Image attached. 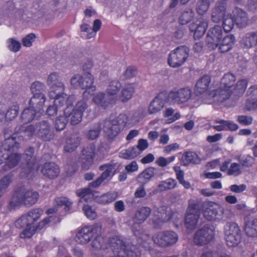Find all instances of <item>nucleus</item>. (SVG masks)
Instances as JSON below:
<instances>
[{
	"instance_id": "obj_33",
	"label": "nucleus",
	"mask_w": 257,
	"mask_h": 257,
	"mask_svg": "<svg viewBox=\"0 0 257 257\" xmlns=\"http://www.w3.org/2000/svg\"><path fill=\"white\" fill-rule=\"evenodd\" d=\"M121 88V84L118 80H112L109 83L106 93L116 102L118 100L117 93Z\"/></svg>"
},
{
	"instance_id": "obj_13",
	"label": "nucleus",
	"mask_w": 257,
	"mask_h": 257,
	"mask_svg": "<svg viewBox=\"0 0 257 257\" xmlns=\"http://www.w3.org/2000/svg\"><path fill=\"white\" fill-rule=\"evenodd\" d=\"M37 137L44 142H50L54 138V134L52 125L47 120H41L36 124Z\"/></svg>"
},
{
	"instance_id": "obj_59",
	"label": "nucleus",
	"mask_w": 257,
	"mask_h": 257,
	"mask_svg": "<svg viewBox=\"0 0 257 257\" xmlns=\"http://www.w3.org/2000/svg\"><path fill=\"white\" fill-rule=\"evenodd\" d=\"M207 28V24L205 22L200 23L196 28L194 31V35L197 37L204 35Z\"/></svg>"
},
{
	"instance_id": "obj_29",
	"label": "nucleus",
	"mask_w": 257,
	"mask_h": 257,
	"mask_svg": "<svg viewBox=\"0 0 257 257\" xmlns=\"http://www.w3.org/2000/svg\"><path fill=\"white\" fill-rule=\"evenodd\" d=\"M45 101L46 97L44 93H39V94H33V97L29 101V105L33 108L40 111L43 108Z\"/></svg>"
},
{
	"instance_id": "obj_3",
	"label": "nucleus",
	"mask_w": 257,
	"mask_h": 257,
	"mask_svg": "<svg viewBox=\"0 0 257 257\" xmlns=\"http://www.w3.org/2000/svg\"><path fill=\"white\" fill-rule=\"evenodd\" d=\"M39 198V194L37 191L27 189L24 186H19L15 189L9 206L12 208L23 205L30 207L34 205Z\"/></svg>"
},
{
	"instance_id": "obj_6",
	"label": "nucleus",
	"mask_w": 257,
	"mask_h": 257,
	"mask_svg": "<svg viewBox=\"0 0 257 257\" xmlns=\"http://www.w3.org/2000/svg\"><path fill=\"white\" fill-rule=\"evenodd\" d=\"M224 233L226 244L228 246H235L241 242V231L236 223L227 222L224 227Z\"/></svg>"
},
{
	"instance_id": "obj_63",
	"label": "nucleus",
	"mask_w": 257,
	"mask_h": 257,
	"mask_svg": "<svg viewBox=\"0 0 257 257\" xmlns=\"http://www.w3.org/2000/svg\"><path fill=\"white\" fill-rule=\"evenodd\" d=\"M9 48L12 51L16 52L19 51L21 47L20 43L14 39H9Z\"/></svg>"
},
{
	"instance_id": "obj_22",
	"label": "nucleus",
	"mask_w": 257,
	"mask_h": 257,
	"mask_svg": "<svg viewBox=\"0 0 257 257\" xmlns=\"http://www.w3.org/2000/svg\"><path fill=\"white\" fill-rule=\"evenodd\" d=\"M41 172L45 177L50 179H54L58 176L59 169L54 163H46L42 166Z\"/></svg>"
},
{
	"instance_id": "obj_26",
	"label": "nucleus",
	"mask_w": 257,
	"mask_h": 257,
	"mask_svg": "<svg viewBox=\"0 0 257 257\" xmlns=\"http://www.w3.org/2000/svg\"><path fill=\"white\" fill-rule=\"evenodd\" d=\"M244 231L245 235L249 237H257V218L245 219Z\"/></svg>"
},
{
	"instance_id": "obj_32",
	"label": "nucleus",
	"mask_w": 257,
	"mask_h": 257,
	"mask_svg": "<svg viewBox=\"0 0 257 257\" xmlns=\"http://www.w3.org/2000/svg\"><path fill=\"white\" fill-rule=\"evenodd\" d=\"M64 114L67 118H69L71 124L74 125L78 124L82 120V115L81 113L75 111L71 108H65L64 110Z\"/></svg>"
},
{
	"instance_id": "obj_35",
	"label": "nucleus",
	"mask_w": 257,
	"mask_h": 257,
	"mask_svg": "<svg viewBox=\"0 0 257 257\" xmlns=\"http://www.w3.org/2000/svg\"><path fill=\"white\" fill-rule=\"evenodd\" d=\"M236 78L234 75L228 73L224 75L220 82V86L222 88L233 89L235 86Z\"/></svg>"
},
{
	"instance_id": "obj_62",
	"label": "nucleus",
	"mask_w": 257,
	"mask_h": 257,
	"mask_svg": "<svg viewBox=\"0 0 257 257\" xmlns=\"http://www.w3.org/2000/svg\"><path fill=\"white\" fill-rule=\"evenodd\" d=\"M241 173L239 164L232 163L227 171V174L229 175H237Z\"/></svg>"
},
{
	"instance_id": "obj_14",
	"label": "nucleus",
	"mask_w": 257,
	"mask_h": 257,
	"mask_svg": "<svg viewBox=\"0 0 257 257\" xmlns=\"http://www.w3.org/2000/svg\"><path fill=\"white\" fill-rule=\"evenodd\" d=\"M154 241L158 245L165 247L174 244L178 240L176 233L172 231H162L153 237Z\"/></svg>"
},
{
	"instance_id": "obj_17",
	"label": "nucleus",
	"mask_w": 257,
	"mask_h": 257,
	"mask_svg": "<svg viewBox=\"0 0 257 257\" xmlns=\"http://www.w3.org/2000/svg\"><path fill=\"white\" fill-rule=\"evenodd\" d=\"M167 101V93L165 92H160L150 103L148 108L149 113L153 114L159 112Z\"/></svg>"
},
{
	"instance_id": "obj_38",
	"label": "nucleus",
	"mask_w": 257,
	"mask_h": 257,
	"mask_svg": "<svg viewBox=\"0 0 257 257\" xmlns=\"http://www.w3.org/2000/svg\"><path fill=\"white\" fill-rule=\"evenodd\" d=\"M79 137L75 134L71 135L66 140L64 150L67 152L73 151L80 142Z\"/></svg>"
},
{
	"instance_id": "obj_24",
	"label": "nucleus",
	"mask_w": 257,
	"mask_h": 257,
	"mask_svg": "<svg viewBox=\"0 0 257 257\" xmlns=\"http://www.w3.org/2000/svg\"><path fill=\"white\" fill-rule=\"evenodd\" d=\"M233 19L239 28H243L247 25L248 18L247 14L242 9L236 8L233 11Z\"/></svg>"
},
{
	"instance_id": "obj_34",
	"label": "nucleus",
	"mask_w": 257,
	"mask_h": 257,
	"mask_svg": "<svg viewBox=\"0 0 257 257\" xmlns=\"http://www.w3.org/2000/svg\"><path fill=\"white\" fill-rule=\"evenodd\" d=\"M181 161L183 165L187 166L190 163L197 164L200 163V159L194 152H188L185 153L182 156Z\"/></svg>"
},
{
	"instance_id": "obj_61",
	"label": "nucleus",
	"mask_w": 257,
	"mask_h": 257,
	"mask_svg": "<svg viewBox=\"0 0 257 257\" xmlns=\"http://www.w3.org/2000/svg\"><path fill=\"white\" fill-rule=\"evenodd\" d=\"M83 210L84 211L86 216L87 218L91 220L94 219L96 217V214L94 210L92 209L90 206L88 205H84L83 207Z\"/></svg>"
},
{
	"instance_id": "obj_20",
	"label": "nucleus",
	"mask_w": 257,
	"mask_h": 257,
	"mask_svg": "<svg viewBox=\"0 0 257 257\" xmlns=\"http://www.w3.org/2000/svg\"><path fill=\"white\" fill-rule=\"evenodd\" d=\"M226 211L222 207L216 204L207 208L204 212V216L208 220H213L221 218Z\"/></svg>"
},
{
	"instance_id": "obj_42",
	"label": "nucleus",
	"mask_w": 257,
	"mask_h": 257,
	"mask_svg": "<svg viewBox=\"0 0 257 257\" xmlns=\"http://www.w3.org/2000/svg\"><path fill=\"white\" fill-rule=\"evenodd\" d=\"M194 16V13L192 9H186L183 11L179 17L180 23L182 25H186L192 20Z\"/></svg>"
},
{
	"instance_id": "obj_40",
	"label": "nucleus",
	"mask_w": 257,
	"mask_h": 257,
	"mask_svg": "<svg viewBox=\"0 0 257 257\" xmlns=\"http://www.w3.org/2000/svg\"><path fill=\"white\" fill-rule=\"evenodd\" d=\"M100 234H95L94 239L92 241V247L96 249H105L107 248L106 239L100 235Z\"/></svg>"
},
{
	"instance_id": "obj_5",
	"label": "nucleus",
	"mask_w": 257,
	"mask_h": 257,
	"mask_svg": "<svg viewBox=\"0 0 257 257\" xmlns=\"http://www.w3.org/2000/svg\"><path fill=\"white\" fill-rule=\"evenodd\" d=\"M127 117L125 114H120L117 117H110L103 121L102 129L109 139H113L125 126Z\"/></svg>"
},
{
	"instance_id": "obj_39",
	"label": "nucleus",
	"mask_w": 257,
	"mask_h": 257,
	"mask_svg": "<svg viewBox=\"0 0 257 257\" xmlns=\"http://www.w3.org/2000/svg\"><path fill=\"white\" fill-rule=\"evenodd\" d=\"M64 85L61 82H58L55 85L51 86L50 91L49 92V97L51 99L55 97L66 95L64 93Z\"/></svg>"
},
{
	"instance_id": "obj_36",
	"label": "nucleus",
	"mask_w": 257,
	"mask_h": 257,
	"mask_svg": "<svg viewBox=\"0 0 257 257\" xmlns=\"http://www.w3.org/2000/svg\"><path fill=\"white\" fill-rule=\"evenodd\" d=\"M156 170V169L153 167L146 168L139 175L138 181L143 184L147 183L155 176Z\"/></svg>"
},
{
	"instance_id": "obj_11",
	"label": "nucleus",
	"mask_w": 257,
	"mask_h": 257,
	"mask_svg": "<svg viewBox=\"0 0 257 257\" xmlns=\"http://www.w3.org/2000/svg\"><path fill=\"white\" fill-rule=\"evenodd\" d=\"M166 206H161L154 210L152 219L153 226L155 228H160L164 223L172 217V213Z\"/></svg>"
},
{
	"instance_id": "obj_44",
	"label": "nucleus",
	"mask_w": 257,
	"mask_h": 257,
	"mask_svg": "<svg viewBox=\"0 0 257 257\" xmlns=\"http://www.w3.org/2000/svg\"><path fill=\"white\" fill-rule=\"evenodd\" d=\"M13 175L9 174L0 180V197L7 192V189L12 182Z\"/></svg>"
},
{
	"instance_id": "obj_48",
	"label": "nucleus",
	"mask_w": 257,
	"mask_h": 257,
	"mask_svg": "<svg viewBox=\"0 0 257 257\" xmlns=\"http://www.w3.org/2000/svg\"><path fill=\"white\" fill-rule=\"evenodd\" d=\"M117 197V193L116 192H108L99 196L97 201L100 203L108 204L115 200Z\"/></svg>"
},
{
	"instance_id": "obj_53",
	"label": "nucleus",
	"mask_w": 257,
	"mask_h": 257,
	"mask_svg": "<svg viewBox=\"0 0 257 257\" xmlns=\"http://www.w3.org/2000/svg\"><path fill=\"white\" fill-rule=\"evenodd\" d=\"M45 90V84L39 81H35L31 84V91L33 94L43 93Z\"/></svg>"
},
{
	"instance_id": "obj_9",
	"label": "nucleus",
	"mask_w": 257,
	"mask_h": 257,
	"mask_svg": "<svg viewBox=\"0 0 257 257\" xmlns=\"http://www.w3.org/2000/svg\"><path fill=\"white\" fill-rule=\"evenodd\" d=\"M200 214V204L193 203L189 204L185 218V226L187 229L193 230L196 228Z\"/></svg>"
},
{
	"instance_id": "obj_7",
	"label": "nucleus",
	"mask_w": 257,
	"mask_h": 257,
	"mask_svg": "<svg viewBox=\"0 0 257 257\" xmlns=\"http://www.w3.org/2000/svg\"><path fill=\"white\" fill-rule=\"evenodd\" d=\"M189 49L185 46H180L172 51L168 56V62L173 68L182 66L188 57Z\"/></svg>"
},
{
	"instance_id": "obj_56",
	"label": "nucleus",
	"mask_w": 257,
	"mask_h": 257,
	"mask_svg": "<svg viewBox=\"0 0 257 257\" xmlns=\"http://www.w3.org/2000/svg\"><path fill=\"white\" fill-rule=\"evenodd\" d=\"M94 151V146L92 145H90L82 150L81 157L86 158H91L93 159L95 155Z\"/></svg>"
},
{
	"instance_id": "obj_12",
	"label": "nucleus",
	"mask_w": 257,
	"mask_h": 257,
	"mask_svg": "<svg viewBox=\"0 0 257 257\" xmlns=\"http://www.w3.org/2000/svg\"><path fill=\"white\" fill-rule=\"evenodd\" d=\"M214 237V229L208 225H205L196 231L194 235V242L197 245H203L211 241Z\"/></svg>"
},
{
	"instance_id": "obj_46",
	"label": "nucleus",
	"mask_w": 257,
	"mask_h": 257,
	"mask_svg": "<svg viewBox=\"0 0 257 257\" xmlns=\"http://www.w3.org/2000/svg\"><path fill=\"white\" fill-rule=\"evenodd\" d=\"M43 213V210L40 208H35L29 211L26 215L27 216L28 221L31 225L38 219Z\"/></svg>"
},
{
	"instance_id": "obj_21",
	"label": "nucleus",
	"mask_w": 257,
	"mask_h": 257,
	"mask_svg": "<svg viewBox=\"0 0 257 257\" xmlns=\"http://www.w3.org/2000/svg\"><path fill=\"white\" fill-rule=\"evenodd\" d=\"M94 82V78L93 76L90 73L84 74L82 76V79L81 80L80 88L83 89H86L83 92V95H86V93L92 95L94 91L95 90V88L93 86Z\"/></svg>"
},
{
	"instance_id": "obj_18",
	"label": "nucleus",
	"mask_w": 257,
	"mask_h": 257,
	"mask_svg": "<svg viewBox=\"0 0 257 257\" xmlns=\"http://www.w3.org/2000/svg\"><path fill=\"white\" fill-rule=\"evenodd\" d=\"M99 169L104 171L101 175L98 177L95 181L90 183L88 185L89 187L97 188L100 186L102 182L107 177L114 174L115 169L113 165L109 164H104L99 167Z\"/></svg>"
},
{
	"instance_id": "obj_41",
	"label": "nucleus",
	"mask_w": 257,
	"mask_h": 257,
	"mask_svg": "<svg viewBox=\"0 0 257 257\" xmlns=\"http://www.w3.org/2000/svg\"><path fill=\"white\" fill-rule=\"evenodd\" d=\"M176 181L172 178L161 181L158 186L157 191L162 192L173 189L176 187Z\"/></svg>"
},
{
	"instance_id": "obj_45",
	"label": "nucleus",
	"mask_w": 257,
	"mask_h": 257,
	"mask_svg": "<svg viewBox=\"0 0 257 257\" xmlns=\"http://www.w3.org/2000/svg\"><path fill=\"white\" fill-rule=\"evenodd\" d=\"M36 131H37L36 126L32 124L27 126L21 125L16 128L17 133H23L25 135L29 138H31L34 135Z\"/></svg>"
},
{
	"instance_id": "obj_23",
	"label": "nucleus",
	"mask_w": 257,
	"mask_h": 257,
	"mask_svg": "<svg viewBox=\"0 0 257 257\" xmlns=\"http://www.w3.org/2000/svg\"><path fill=\"white\" fill-rule=\"evenodd\" d=\"M226 4L225 3H217L213 10L211 20L214 23H219L225 18L226 14Z\"/></svg>"
},
{
	"instance_id": "obj_8",
	"label": "nucleus",
	"mask_w": 257,
	"mask_h": 257,
	"mask_svg": "<svg viewBox=\"0 0 257 257\" xmlns=\"http://www.w3.org/2000/svg\"><path fill=\"white\" fill-rule=\"evenodd\" d=\"M102 226L97 223L92 226H85L80 229L76 234L75 240L82 244L88 243L95 234L101 233Z\"/></svg>"
},
{
	"instance_id": "obj_37",
	"label": "nucleus",
	"mask_w": 257,
	"mask_h": 257,
	"mask_svg": "<svg viewBox=\"0 0 257 257\" xmlns=\"http://www.w3.org/2000/svg\"><path fill=\"white\" fill-rule=\"evenodd\" d=\"M39 112L31 106L25 108L21 113V118L22 121L25 123L31 122L34 119L37 113Z\"/></svg>"
},
{
	"instance_id": "obj_2",
	"label": "nucleus",
	"mask_w": 257,
	"mask_h": 257,
	"mask_svg": "<svg viewBox=\"0 0 257 257\" xmlns=\"http://www.w3.org/2000/svg\"><path fill=\"white\" fill-rule=\"evenodd\" d=\"M109 246L114 255L110 257H140V251L137 245L129 240L124 241L120 237L113 236L109 240Z\"/></svg>"
},
{
	"instance_id": "obj_30",
	"label": "nucleus",
	"mask_w": 257,
	"mask_h": 257,
	"mask_svg": "<svg viewBox=\"0 0 257 257\" xmlns=\"http://www.w3.org/2000/svg\"><path fill=\"white\" fill-rule=\"evenodd\" d=\"M210 81V77L208 75H204L201 77L196 84V92L197 94L207 92Z\"/></svg>"
},
{
	"instance_id": "obj_54",
	"label": "nucleus",
	"mask_w": 257,
	"mask_h": 257,
	"mask_svg": "<svg viewBox=\"0 0 257 257\" xmlns=\"http://www.w3.org/2000/svg\"><path fill=\"white\" fill-rule=\"evenodd\" d=\"M209 4L203 0H199L197 2L196 6V11L198 14L203 15L206 13L209 9Z\"/></svg>"
},
{
	"instance_id": "obj_43",
	"label": "nucleus",
	"mask_w": 257,
	"mask_h": 257,
	"mask_svg": "<svg viewBox=\"0 0 257 257\" xmlns=\"http://www.w3.org/2000/svg\"><path fill=\"white\" fill-rule=\"evenodd\" d=\"M140 151L137 148L133 147L127 150L122 151L119 153V157L125 159H132L138 156Z\"/></svg>"
},
{
	"instance_id": "obj_52",
	"label": "nucleus",
	"mask_w": 257,
	"mask_h": 257,
	"mask_svg": "<svg viewBox=\"0 0 257 257\" xmlns=\"http://www.w3.org/2000/svg\"><path fill=\"white\" fill-rule=\"evenodd\" d=\"M233 18L226 15L223 19L222 27L225 32H230L233 29L234 24Z\"/></svg>"
},
{
	"instance_id": "obj_15",
	"label": "nucleus",
	"mask_w": 257,
	"mask_h": 257,
	"mask_svg": "<svg viewBox=\"0 0 257 257\" xmlns=\"http://www.w3.org/2000/svg\"><path fill=\"white\" fill-rule=\"evenodd\" d=\"M35 149L32 147H29L26 150L22 156L26 164L22 168L20 175L22 177H26L33 169L34 165L36 163V158L34 155Z\"/></svg>"
},
{
	"instance_id": "obj_16",
	"label": "nucleus",
	"mask_w": 257,
	"mask_h": 257,
	"mask_svg": "<svg viewBox=\"0 0 257 257\" xmlns=\"http://www.w3.org/2000/svg\"><path fill=\"white\" fill-rule=\"evenodd\" d=\"M222 28L218 25H216L211 28L207 35L206 44L211 50L216 48L218 45V42L222 37Z\"/></svg>"
},
{
	"instance_id": "obj_49",
	"label": "nucleus",
	"mask_w": 257,
	"mask_h": 257,
	"mask_svg": "<svg viewBox=\"0 0 257 257\" xmlns=\"http://www.w3.org/2000/svg\"><path fill=\"white\" fill-rule=\"evenodd\" d=\"M19 110V106L18 103H14L11 105L5 113L7 120H12L16 118L18 114Z\"/></svg>"
},
{
	"instance_id": "obj_1",
	"label": "nucleus",
	"mask_w": 257,
	"mask_h": 257,
	"mask_svg": "<svg viewBox=\"0 0 257 257\" xmlns=\"http://www.w3.org/2000/svg\"><path fill=\"white\" fill-rule=\"evenodd\" d=\"M19 144L14 138H9L4 141L0 147V165L5 163L2 169L8 171L16 167L20 162L22 155L17 153H11L15 148H18Z\"/></svg>"
},
{
	"instance_id": "obj_64",
	"label": "nucleus",
	"mask_w": 257,
	"mask_h": 257,
	"mask_svg": "<svg viewBox=\"0 0 257 257\" xmlns=\"http://www.w3.org/2000/svg\"><path fill=\"white\" fill-rule=\"evenodd\" d=\"M35 38L36 36L34 34H30L22 39V44L25 47H30Z\"/></svg>"
},
{
	"instance_id": "obj_25",
	"label": "nucleus",
	"mask_w": 257,
	"mask_h": 257,
	"mask_svg": "<svg viewBox=\"0 0 257 257\" xmlns=\"http://www.w3.org/2000/svg\"><path fill=\"white\" fill-rule=\"evenodd\" d=\"M235 41L234 36L230 34L225 37L218 42V50L220 53H226L230 50Z\"/></svg>"
},
{
	"instance_id": "obj_28",
	"label": "nucleus",
	"mask_w": 257,
	"mask_h": 257,
	"mask_svg": "<svg viewBox=\"0 0 257 257\" xmlns=\"http://www.w3.org/2000/svg\"><path fill=\"white\" fill-rule=\"evenodd\" d=\"M134 92L135 87L133 84H125L121 90L117 98L123 103L126 102L132 98Z\"/></svg>"
},
{
	"instance_id": "obj_60",
	"label": "nucleus",
	"mask_w": 257,
	"mask_h": 257,
	"mask_svg": "<svg viewBox=\"0 0 257 257\" xmlns=\"http://www.w3.org/2000/svg\"><path fill=\"white\" fill-rule=\"evenodd\" d=\"M253 118L250 116L241 115L237 116V121L241 124L248 125L252 123Z\"/></svg>"
},
{
	"instance_id": "obj_51",
	"label": "nucleus",
	"mask_w": 257,
	"mask_h": 257,
	"mask_svg": "<svg viewBox=\"0 0 257 257\" xmlns=\"http://www.w3.org/2000/svg\"><path fill=\"white\" fill-rule=\"evenodd\" d=\"M69 121L65 114L63 116L57 117L55 120V126L56 131H61L64 130Z\"/></svg>"
},
{
	"instance_id": "obj_58",
	"label": "nucleus",
	"mask_w": 257,
	"mask_h": 257,
	"mask_svg": "<svg viewBox=\"0 0 257 257\" xmlns=\"http://www.w3.org/2000/svg\"><path fill=\"white\" fill-rule=\"evenodd\" d=\"M88 105L86 102L84 100H81L76 104L74 108L72 109L75 111L81 113L83 115V112L87 108Z\"/></svg>"
},
{
	"instance_id": "obj_47",
	"label": "nucleus",
	"mask_w": 257,
	"mask_h": 257,
	"mask_svg": "<svg viewBox=\"0 0 257 257\" xmlns=\"http://www.w3.org/2000/svg\"><path fill=\"white\" fill-rule=\"evenodd\" d=\"M243 43L247 48L257 46V32L246 34L243 39Z\"/></svg>"
},
{
	"instance_id": "obj_31",
	"label": "nucleus",
	"mask_w": 257,
	"mask_h": 257,
	"mask_svg": "<svg viewBox=\"0 0 257 257\" xmlns=\"http://www.w3.org/2000/svg\"><path fill=\"white\" fill-rule=\"evenodd\" d=\"M247 92L249 98L246 101V105L249 109L257 108V85L250 86Z\"/></svg>"
},
{
	"instance_id": "obj_10",
	"label": "nucleus",
	"mask_w": 257,
	"mask_h": 257,
	"mask_svg": "<svg viewBox=\"0 0 257 257\" xmlns=\"http://www.w3.org/2000/svg\"><path fill=\"white\" fill-rule=\"evenodd\" d=\"M192 91L189 87L174 88L167 94L168 102L172 104H181L191 97Z\"/></svg>"
},
{
	"instance_id": "obj_27",
	"label": "nucleus",
	"mask_w": 257,
	"mask_h": 257,
	"mask_svg": "<svg viewBox=\"0 0 257 257\" xmlns=\"http://www.w3.org/2000/svg\"><path fill=\"white\" fill-rule=\"evenodd\" d=\"M151 212V209L147 206L139 208L133 218L135 224H140L143 223L150 216Z\"/></svg>"
},
{
	"instance_id": "obj_19",
	"label": "nucleus",
	"mask_w": 257,
	"mask_h": 257,
	"mask_svg": "<svg viewBox=\"0 0 257 257\" xmlns=\"http://www.w3.org/2000/svg\"><path fill=\"white\" fill-rule=\"evenodd\" d=\"M92 101L96 105L104 108L116 103V102L108 94L104 92L97 93L93 97Z\"/></svg>"
},
{
	"instance_id": "obj_57",
	"label": "nucleus",
	"mask_w": 257,
	"mask_h": 257,
	"mask_svg": "<svg viewBox=\"0 0 257 257\" xmlns=\"http://www.w3.org/2000/svg\"><path fill=\"white\" fill-rule=\"evenodd\" d=\"M100 130L101 125L97 124L94 128L91 129L88 132L87 134V138L89 140H95L98 137Z\"/></svg>"
},
{
	"instance_id": "obj_50",
	"label": "nucleus",
	"mask_w": 257,
	"mask_h": 257,
	"mask_svg": "<svg viewBox=\"0 0 257 257\" xmlns=\"http://www.w3.org/2000/svg\"><path fill=\"white\" fill-rule=\"evenodd\" d=\"M55 202L60 206H64L65 210L66 211H69L71 208L72 202L68 198L65 197H59L55 199Z\"/></svg>"
},
{
	"instance_id": "obj_55",
	"label": "nucleus",
	"mask_w": 257,
	"mask_h": 257,
	"mask_svg": "<svg viewBox=\"0 0 257 257\" xmlns=\"http://www.w3.org/2000/svg\"><path fill=\"white\" fill-rule=\"evenodd\" d=\"M31 224L26 214L22 215L15 222V226L19 228H27Z\"/></svg>"
},
{
	"instance_id": "obj_4",
	"label": "nucleus",
	"mask_w": 257,
	"mask_h": 257,
	"mask_svg": "<svg viewBox=\"0 0 257 257\" xmlns=\"http://www.w3.org/2000/svg\"><path fill=\"white\" fill-rule=\"evenodd\" d=\"M247 85V81L246 79H241L237 82L233 89L222 88L219 85L218 88L209 94V96L213 97L214 101L221 103L229 98L235 99L243 94Z\"/></svg>"
}]
</instances>
